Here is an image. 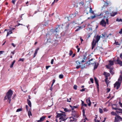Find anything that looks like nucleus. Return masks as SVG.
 <instances>
[{"label": "nucleus", "mask_w": 122, "mask_h": 122, "mask_svg": "<svg viewBox=\"0 0 122 122\" xmlns=\"http://www.w3.org/2000/svg\"><path fill=\"white\" fill-rule=\"evenodd\" d=\"M15 62V60H14L13 61V62H12L11 65L10 66V68H12L13 67V66Z\"/></svg>", "instance_id": "cd10ccee"}, {"label": "nucleus", "mask_w": 122, "mask_h": 122, "mask_svg": "<svg viewBox=\"0 0 122 122\" xmlns=\"http://www.w3.org/2000/svg\"><path fill=\"white\" fill-rule=\"evenodd\" d=\"M33 51H31V53H30V52L28 54V55L29 56H30L31 54V53L33 52Z\"/></svg>", "instance_id": "052dcab7"}, {"label": "nucleus", "mask_w": 122, "mask_h": 122, "mask_svg": "<svg viewBox=\"0 0 122 122\" xmlns=\"http://www.w3.org/2000/svg\"><path fill=\"white\" fill-rule=\"evenodd\" d=\"M99 111L100 113H103V111L102 109L101 108H99Z\"/></svg>", "instance_id": "473e14b6"}, {"label": "nucleus", "mask_w": 122, "mask_h": 122, "mask_svg": "<svg viewBox=\"0 0 122 122\" xmlns=\"http://www.w3.org/2000/svg\"><path fill=\"white\" fill-rule=\"evenodd\" d=\"M109 64L110 65H112L113 64V61H109Z\"/></svg>", "instance_id": "c756f323"}, {"label": "nucleus", "mask_w": 122, "mask_h": 122, "mask_svg": "<svg viewBox=\"0 0 122 122\" xmlns=\"http://www.w3.org/2000/svg\"><path fill=\"white\" fill-rule=\"evenodd\" d=\"M51 67V66H47L46 67V69L47 70L48 69V68L49 67Z\"/></svg>", "instance_id": "6e6d98bb"}, {"label": "nucleus", "mask_w": 122, "mask_h": 122, "mask_svg": "<svg viewBox=\"0 0 122 122\" xmlns=\"http://www.w3.org/2000/svg\"><path fill=\"white\" fill-rule=\"evenodd\" d=\"M122 80V75H121L118 80V81H120L121 83Z\"/></svg>", "instance_id": "4be33fe9"}, {"label": "nucleus", "mask_w": 122, "mask_h": 122, "mask_svg": "<svg viewBox=\"0 0 122 122\" xmlns=\"http://www.w3.org/2000/svg\"><path fill=\"white\" fill-rule=\"evenodd\" d=\"M82 27H79V28L77 29L76 30H75V31H77L78 30H80L81 29Z\"/></svg>", "instance_id": "72a5a7b5"}, {"label": "nucleus", "mask_w": 122, "mask_h": 122, "mask_svg": "<svg viewBox=\"0 0 122 122\" xmlns=\"http://www.w3.org/2000/svg\"><path fill=\"white\" fill-rule=\"evenodd\" d=\"M86 59H87L86 58L85 56H84V57L83 58V59H84V60H86Z\"/></svg>", "instance_id": "338daca9"}, {"label": "nucleus", "mask_w": 122, "mask_h": 122, "mask_svg": "<svg viewBox=\"0 0 122 122\" xmlns=\"http://www.w3.org/2000/svg\"><path fill=\"white\" fill-rule=\"evenodd\" d=\"M107 33L106 32H104L103 34H102L100 36L97 35L96 36H95L92 43V50L93 49L94 47H95L96 43L98 42L100 37H102L103 39H105L106 38V37H107Z\"/></svg>", "instance_id": "f257e3e1"}, {"label": "nucleus", "mask_w": 122, "mask_h": 122, "mask_svg": "<svg viewBox=\"0 0 122 122\" xmlns=\"http://www.w3.org/2000/svg\"><path fill=\"white\" fill-rule=\"evenodd\" d=\"M119 104L120 106L122 108V103L120 102H119Z\"/></svg>", "instance_id": "5fc2aeb1"}, {"label": "nucleus", "mask_w": 122, "mask_h": 122, "mask_svg": "<svg viewBox=\"0 0 122 122\" xmlns=\"http://www.w3.org/2000/svg\"><path fill=\"white\" fill-rule=\"evenodd\" d=\"M119 58L118 57H117V62L118 64H119L121 66H122V61H121L120 60H119Z\"/></svg>", "instance_id": "9d476101"}, {"label": "nucleus", "mask_w": 122, "mask_h": 122, "mask_svg": "<svg viewBox=\"0 0 122 122\" xmlns=\"http://www.w3.org/2000/svg\"><path fill=\"white\" fill-rule=\"evenodd\" d=\"M76 63L77 65H80V62L78 61H76Z\"/></svg>", "instance_id": "49530a36"}, {"label": "nucleus", "mask_w": 122, "mask_h": 122, "mask_svg": "<svg viewBox=\"0 0 122 122\" xmlns=\"http://www.w3.org/2000/svg\"><path fill=\"white\" fill-rule=\"evenodd\" d=\"M94 63H95V66L94 67V69H96L97 68V67L98 66V64L97 63L95 62H94Z\"/></svg>", "instance_id": "412c9836"}, {"label": "nucleus", "mask_w": 122, "mask_h": 122, "mask_svg": "<svg viewBox=\"0 0 122 122\" xmlns=\"http://www.w3.org/2000/svg\"><path fill=\"white\" fill-rule=\"evenodd\" d=\"M54 61V60L53 59H52L51 60V64H53Z\"/></svg>", "instance_id": "603ef678"}, {"label": "nucleus", "mask_w": 122, "mask_h": 122, "mask_svg": "<svg viewBox=\"0 0 122 122\" xmlns=\"http://www.w3.org/2000/svg\"><path fill=\"white\" fill-rule=\"evenodd\" d=\"M77 86L76 85H74V86H73V88L74 89L76 90L77 89Z\"/></svg>", "instance_id": "ea45409f"}, {"label": "nucleus", "mask_w": 122, "mask_h": 122, "mask_svg": "<svg viewBox=\"0 0 122 122\" xmlns=\"http://www.w3.org/2000/svg\"><path fill=\"white\" fill-rule=\"evenodd\" d=\"M73 53V51L71 50H70V52L69 53V55L70 56H71Z\"/></svg>", "instance_id": "58836bf2"}, {"label": "nucleus", "mask_w": 122, "mask_h": 122, "mask_svg": "<svg viewBox=\"0 0 122 122\" xmlns=\"http://www.w3.org/2000/svg\"><path fill=\"white\" fill-rule=\"evenodd\" d=\"M57 115L56 116L57 117H65L66 115L65 112H64L63 113H57Z\"/></svg>", "instance_id": "39448f33"}, {"label": "nucleus", "mask_w": 122, "mask_h": 122, "mask_svg": "<svg viewBox=\"0 0 122 122\" xmlns=\"http://www.w3.org/2000/svg\"><path fill=\"white\" fill-rule=\"evenodd\" d=\"M28 114L29 116H30V115L31 116L32 115V114L31 112L30 111L29 112L28 111Z\"/></svg>", "instance_id": "c03bdc74"}, {"label": "nucleus", "mask_w": 122, "mask_h": 122, "mask_svg": "<svg viewBox=\"0 0 122 122\" xmlns=\"http://www.w3.org/2000/svg\"><path fill=\"white\" fill-rule=\"evenodd\" d=\"M86 102L87 103L88 105L89 106L91 105V102L90 100V98L89 97L86 99Z\"/></svg>", "instance_id": "0eeeda50"}, {"label": "nucleus", "mask_w": 122, "mask_h": 122, "mask_svg": "<svg viewBox=\"0 0 122 122\" xmlns=\"http://www.w3.org/2000/svg\"><path fill=\"white\" fill-rule=\"evenodd\" d=\"M12 33V30H9V31L7 32L6 36L7 37L9 34H11Z\"/></svg>", "instance_id": "6ab92c4d"}, {"label": "nucleus", "mask_w": 122, "mask_h": 122, "mask_svg": "<svg viewBox=\"0 0 122 122\" xmlns=\"http://www.w3.org/2000/svg\"><path fill=\"white\" fill-rule=\"evenodd\" d=\"M122 120V118L119 116L116 115L115 117L114 122H118L119 121Z\"/></svg>", "instance_id": "7ed1b4c3"}, {"label": "nucleus", "mask_w": 122, "mask_h": 122, "mask_svg": "<svg viewBox=\"0 0 122 122\" xmlns=\"http://www.w3.org/2000/svg\"><path fill=\"white\" fill-rule=\"evenodd\" d=\"M104 74L105 76V77H108L110 75V74L109 73L106 72H104Z\"/></svg>", "instance_id": "ddd939ff"}, {"label": "nucleus", "mask_w": 122, "mask_h": 122, "mask_svg": "<svg viewBox=\"0 0 122 122\" xmlns=\"http://www.w3.org/2000/svg\"><path fill=\"white\" fill-rule=\"evenodd\" d=\"M119 33L121 34H122V29H121V30H120L119 32Z\"/></svg>", "instance_id": "bf43d9fd"}, {"label": "nucleus", "mask_w": 122, "mask_h": 122, "mask_svg": "<svg viewBox=\"0 0 122 122\" xmlns=\"http://www.w3.org/2000/svg\"><path fill=\"white\" fill-rule=\"evenodd\" d=\"M55 2H56V0H54V2H53L52 4H51V5H53L54 4V3Z\"/></svg>", "instance_id": "69168bd1"}, {"label": "nucleus", "mask_w": 122, "mask_h": 122, "mask_svg": "<svg viewBox=\"0 0 122 122\" xmlns=\"http://www.w3.org/2000/svg\"><path fill=\"white\" fill-rule=\"evenodd\" d=\"M80 67H81V65H79L78 66H76V68L77 69H78Z\"/></svg>", "instance_id": "680f3d73"}, {"label": "nucleus", "mask_w": 122, "mask_h": 122, "mask_svg": "<svg viewBox=\"0 0 122 122\" xmlns=\"http://www.w3.org/2000/svg\"><path fill=\"white\" fill-rule=\"evenodd\" d=\"M106 23L105 21L102 20L100 22V25H102V26L105 27L106 26Z\"/></svg>", "instance_id": "423d86ee"}, {"label": "nucleus", "mask_w": 122, "mask_h": 122, "mask_svg": "<svg viewBox=\"0 0 122 122\" xmlns=\"http://www.w3.org/2000/svg\"><path fill=\"white\" fill-rule=\"evenodd\" d=\"M112 34L110 33L107 36V37L106 38V39H107L108 38L109 39L111 38L112 37Z\"/></svg>", "instance_id": "bb28decb"}, {"label": "nucleus", "mask_w": 122, "mask_h": 122, "mask_svg": "<svg viewBox=\"0 0 122 122\" xmlns=\"http://www.w3.org/2000/svg\"><path fill=\"white\" fill-rule=\"evenodd\" d=\"M26 110H27V111H28V107L27 105H26Z\"/></svg>", "instance_id": "4d7b16f0"}, {"label": "nucleus", "mask_w": 122, "mask_h": 122, "mask_svg": "<svg viewBox=\"0 0 122 122\" xmlns=\"http://www.w3.org/2000/svg\"><path fill=\"white\" fill-rule=\"evenodd\" d=\"M59 119H60L62 121H64L66 120L65 117H60Z\"/></svg>", "instance_id": "a878e982"}, {"label": "nucleus", "mask_w": 122, "mask_h": 122, "mask_svg": "<svg viewBox=\"0 0 122 122\" xmlns=\"http://www.w3.org/2000/svg\"><path fill=\"white\" fill-rule=\"evenodd\" d=\"M116 112L117 113H122V109L119 108L118 110Z\"/></svg>", "instance_id": "a211bd4d"}, {"label": "nucleus", "mask_w": 122, "mask_h": 122, "mask_svg": "<svg viewBox=\"0 0 122 122\" xmlns=\"http://www.w3.org/2000/svg\"><path fill=\"white\" fill-rule=\"evenodd\" d=\"M94 80L95 81V82L97 85V86H99V85L98 84V81L97 80V78H96L95 77H94Z\"/></svg>", "instance_id": "aec40b11"}, {"label": "nucleus", "mask_w": 122, "mask_h": 122, "mask_svg": "<svg viewBox=\"0 0 122 122\" xmlns=\"http://www.w3.org/2000/svg\"><path fill=\"white\" fill-rule=\"evenodd\" d=\"M13 94L12 91L11 89L9 90L6 93V95L5 97L4 100L8 99L9 100V103H10L11 96Z\"/></svg>", "instance_id": "f03ea898"}, {"label": "nucleus", "mask_w": 122, "mask_h": 122, "mask_svg": "<svg viewBox=\"0 0 122 122\" xmlns=\"http://www.w3.org/2000/svg\"><path fill=\"white\" fill-rule=\"evenodd\" d=\"M90 81L92 83H93V79H92V78H91L90 79Z\"/></svg>", "instance_id": "09e8293b"}, {"label": "nucleus", "mask_w": 122, "mask_h": 122, "mask_svg": "<svg viewBox=\"0 0 122 122\" xmlns=\"http://www.w3.org/2000/svg\"><path fill=\"white\" fill-rule=\"evenodd\" d=\"M102 14H100L99 15H94V16H91V18L92 19H93V18H95L97 16H99L100 15H101Z\"/></svg>", "instance_id": "5701e85b"}, {"label": "nucleus", "mask_w": 122, "mask_h": 122, "mask_svg": "<svg viewBox=\"0 0 122 122\" xmlns=\"http://www.w3.org/2000/svg\"><path fill=\"white\" fill-rule=\"evenodd\" d=\"M108 77H105V81L106 82V83L107 85V86H108V84L109 83V82L108 81Z\"/></svg>", "instance_id": "2eb2a0df"}, {"label": "nucleus", "mask_w": 122, "mask_h": 122, "mask_svg": "<svg viewBox=\"0 0 122 122\" xmlns=\"http://www.w3.org/2000/svg\"><path fill=\"white\" fill-rule=\"evenodd\" d=\"M112 108L114 110H115L117 111L118 110V109H119V108L117 107V108H113V107H112Z\"/></svg>", "instance_id": "8fccbe9b"}, {"label": "nucleus", "mask_w": 122, "mask_h": 122, "mask_svg": "<svg viewBox=\"0 0 122 122\" xmlns=\"http://www.w3.org/2000/svg\"><path fill=\"white\" fill-rule=\"evenodd\" d=\"M111 114L112 115H116V113L113 112H111Z\"/></svg>", "instance_id": "e433bc0d"}, {"label": "nucleus", "mask_w": 122, "mask_h": 122, "mask_svg": "<svg viewBox=\"0 0 122 122\" xmlns=\"http://www.w3.org/2000/svg\"><path fill=\"white\" fill-rule=\"evenodd\" d=\"M27 102L28 105L30 107H31V103L30 101L28 99L27 100Z\"/></svg>", "instance_id": "f3484780"}, {"label": "nucleus", "mask_w": 122, "mask_h": 122, "mask_svg": "<svg viewBox=\"0 0 122 122\" xmlns=\"http://www.w3.org/2000/svg\"><path fill=\"white\" fill-rule=\"evenodd\" d=\"M117 12L112 11V13H110L111 16H112L113 17L117 15Z\"/></svg>", "instance_id": "9b49d317"}, {"label": "nucleus", "mask_w": 122, "mask_h": 122, "mask_svg": "<svg viewBox=\"0 0 122 122\" xmlns=\"http://www.w3.org/2000/svg\"><path fill=\"white\" fill-rule=\"evenodd\" d=\"M78 107L77 106H74L72 107V110H73L74 108H77Z\"/></svg>", "instance_id": "79ce46f5"}, {"label": "nucleus", "mask_w": 122, "mask_h": 122, "mask_svg": "<svg viewBox=\"0 0 122 122\" xmlns=\"http://www.w3.org/2000/svg\"><path fill=\"white\" fill-rule=\"evenodd\" d=\"M116 21L118 22H122V19H119L118 18H117L116 19Z\"/></svg>", "instance_id": "2f4dec72"}, {"label": "nucleus", "mask_w": 122, "mask_h": 122, "mask_svg": "<svg viewBox=\"0 0 122 122\" xmlns=\"http://www.w3.org/2000/svg\"><path fill=\"white\" fill-rule=\"evenodd\" d=\"M11 45L13 46L14 47H15L16 46L13 43H12L11 44Z\"/></svg>", "instance_id": "e2e57ef3"}, {"label": "nucleus", "mask_w": 122, "mask_h": 122, "mask_svg": "<svg viewBox=\"0 0 122 122\" xmlns=\"http://www.w3.org/2000/svg\"><path fill=\"white\" fill-rule=\"evenodd\" d=\"M121 83L120 81H116L114 84V87H115L116 86V89H118L120 86Z\"/></svg>", "instance_id": "20e7f679"}, {"label": "nucleus", "mask_w": 122, "mask_h": 122, "mask_svg": "<svg viewBox=\"0 0 122 122\" xmlns=\"http://www.w3.org/2000/svg\"><path fill=\"white\" fill-rule=\"evenodd\" d=\"M46 117L45 116H43L40 118V121H43L45 119Z\"/></svg>", "instance_id": "b1692460"}, {"label": "nucleus", "mask_w": 122, "mask_h": 122, "mask_svg": "<svg viewBox=\"0 0 122 122\" xmlns=\"http://www.w3.org/2000/svg\"><path fill=\"white\" fill-rule=\"evenodd\" d=\"M111 5V3L110 2H109L108 3L107 2H105L104 4L103 5V7L107 6L109 4Z\"/></svg>", "instance_id": "1a4fd4ad"}, {"label": "nucleus", "mask_w": 122, "mask_h": 122, "mask_svg": "<svg viewBox=\"0 0 122 122\" xmlns=\"http://www.w3.org/2000/svg\"><path fill=\"white\" fill-rule=\"evenodd\" d=\"M76 13H75L73 14H71L70 15V18H72L75 17L76 16Z\"/></svg>", "instance_id": "dca6fc26"}, {"label": "nucleus", "mask_w": 122, "mask_h": 122, "mask_svg": "<svg viewBox=\"0 0 122 122\" xmlns=\"http://www.w3.org/2000/svg\"><path fill=\"white\" fill-rule=\"evenodd\" d=\"M78 3L79 5H84V3L83 2V1H81L80 2H78Z\"/></svg>", "instance_id": "4c0bfd02"}, {"label": "nucleus", "mask_w": 122, "mask_h": 122, "mask_svg": "<svg viewBox=\"0 0 122 122\" xmlns=\"http://www.w3.org/2000/svg\"><path fill=\"white\" fill-rule=\"evenodd\" d=\"M59 28H56L55 30V31L56 32H57L59 31Z\"/></svg>", "instance_id": "a19ab883"}, {"label": "nucleus", "mask_w": 122, "mask_h": 122, "mask_svg": "<svg viewBox=\"0 0 122 122\" xmlns=\"http://www.w3.org/2000/svg\"><path fill=\"white\" fill-rule=\"evenodd\" d=\"M63 77V76L62 74H60L59 76V77L60 78L62 79Z\"/></svg>", "instance_id": "c9c22d12"}, {"label": "nucleus", "mask_w": 122, "mask_h": 122, "mask_svg": "<svg viewBox=\"0 0 122 122\" xmlns=\"http://www.w3.org/2000/svg\"><path fill=\"white\" fill-rule=\"evenodd\" d=\"M93 60V59H91L90 60L87 62H86V63L85 64H84V65L86 66V65L87 66H88V65H89L91 64H94L93 63H91L90 62V61H92Z\"/></svg>", "instance_id": "6e6552de"}, {"label": "nucleus", "mask_w": 122, "mask_h": 122, "mask_svg": "<svg viewBox=\"0 0 122 122\" xmlns=\"http://www.w3.org/2000/svg\"><path fill=\"white\" fill-rule=\"evenodd\" d=\"M22 110V109L21 108H19L17 109V110L16 111V112H20V111H21Z\"/></svg>", "instance_id": "f704fd0d"}, {"label": "nucleus", "mask_w": 122, "mask_h": 122, "mask_svg": "<svg viewBox=\"0 0 122 122\" xmlns=\"http://www.w3.org/2000/svg\"><path fill=\"white\" fill-rule=\"evenodd\" d=\"M16 0H12V2L14 5L15 4V2Z\"/></svg>", "instance_id": "a18cd8bd"}, {"label": "nucleus", "mask_w": 122, "mask_h": 122, "mask_svg": "<svg viewBox=\"0 0 122 122\" xmlns=\"http://www.w3.org/2000/svg\"><path fill=\"white\" fill-rule=\"evenodd\" d=\"M81 102H82V106H84L85 107H86L87 106V105L86 104L84 103V102L81 100Z\"/></svg>", "instance_id": "c85d7f7f"}, {"label": "nucleus", "mask_w": 122, "mask_h": 122, "mask_svg": "<svg viewBox=\"0 0 122 122\" xmlns=\"http://www.w3.org/2000/svg\"><path fill=\"white\" fill-rule=\"evenodd\" d=\"M71 121H74L76 122L77 120V119L76 118H74L73 117H71Z\"/></svg>", "instance_id": "393cba45"}, {"label": "nucleus", "mask_w": 122, "mask_h": 122, "mask_svg": "<svg viewBox=\"0 0 122 122\" xmlns=\"http://www.w3.org/2000/svg\"><path fill=\"white\" fill-rule=\"evenodd\" d=\"M120 57L122 60V54H121L120 55Z\"/></svg>", "instance_id": "774afa93"}, {"label": "nucleus", "mask_w": 122, "mask_h": 122, "mask_svg": "<svg viewBox=\"0 0 122 122\" xmlns=\"http://www.w3.org/2000/svg\"><path fill=\"white\" fill-rule=\"evenodd\" d=\"M39 48H38L35 51V53L34 54V58L36 56V55L38 51V50H39Z\"/></svg>", "instance_id": "f8f14e48"}, {"label": "nucleus", "mask_w": 122, "mask_h": 122, "mask_svg": "<svg viewBox=\"0 0 122 122\" xmlns=\"http://www.w3.org/2000/svg\"><path fill=\"white\" fill-rule=\"evenodd\" d=\"M24 59H21V58H20L19 61H21L23 62L24 61Z\"/></svg>", "instance_id": "3c124183"}, {"label": "nucleus", "mask_w": 122, "mask_h": 122, "mask_svg": "<svg viewBox=\"0 0 122 122\" xmlns=\"http://www.w3.org/2000/svg\"><path fill=\"white\" fill-rule=\"evenodd\" d=\"M90 0H86V2H88L89 3L90 2Z\"/></svg>", "instance_id": "0e129e2a"}, {"label": "nucleus", "mask_w": 122, "mask_h": 122, "mask_svg": "<svg viewBox=\"0 0 122 122\" xmlns=\"http://www.w3.org/2000/svg\"><path fill=\"white\" fill-rule=\"evenodd\" d=\"M110 72L113 75L114 74V73L113 72V71L112 69L111 68L110 69Z\"/></svg>", "instance_id": "7c9ffc66"}, {"label": "nucleus", "mask_w": 122, "mask_h": 122, "mask_svg": "<svg viewBox=\"0 0 122 122\" xmlns=\"http://www.w3.org/2000/svg\"><path fill=\"white\" fill-rule=\"evenodd\" d=\"M89 8L88 7L87 9H88ZM89 9H90L89 12H90L91 13H92L93 14H94V12L92 10V8L91 6H90V7H89Z\"/></svg>", "instance_id": "4468645a"}, {"label": "nucleus", "mask_w": 122, "mask_h": 122, "mask_svg": "<svg viewBox=\"0 0 122 122\" xmlns=\"http://www.w3.org/2000/svg\"><path fill=\"white\" fill-rule=\"evenodd\" d=\"M103 110L105 112H107L108 111V110L106 108H104L103 109Z\"/></svg>", "instance_id": "13d9d810"}, {"label": "nucleus", "mask_w": 122, "mask_h": 122, "mask_svg": "<svg viewBox=\"0 0 122 122\" xmlns=\"http://www.w3.org/2000/svg\"><path fill=\"white\" fill-rule=\"evenodd\" d=\"M107 92H109L110 91V88H107Z\"/></svg>", "instance_id": "de8ad7c7"}, {"label": "nucleus", "mask_w": 122, "mask_h": 122, "mask_svg": "<svg viewBox=\"0 0 122 122\" xmlns=\"http://www.w3.org/2000/svg\"><path fill=\"white\" fill-rule=\"evenodd\" d=\"M110 65L109 64L108 65H107L106 66V67L107 68H108V69H111V68H110Z\"/></svg>", "instance_id": "37998d69"}, {"label": "nucleus", "mask_w": 122, "mask_h": 122, "mask_svg": "<svg viewBox=\"0 0 122 122\" xmlns=\"http://www.w3.org/2000/svg\"><path fill=\"white\" fill-rule=\"evenodd\" d=\"M86 89L85 88H83L81 90H80V91L81 92H84L85 91V90Z\"/></svg>", "instance_id": "864d4df0"}]
</instances>
